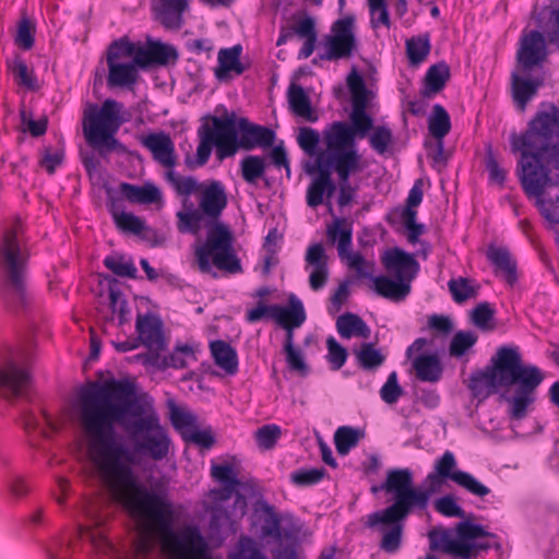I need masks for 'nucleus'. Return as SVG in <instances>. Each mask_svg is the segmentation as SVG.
<instances>
[{"label": "nucleus", "instance_id": "338daca9", "mask_svg": "<svg viewBox=\"0 0 559 559\" xmlns=\"http://www.w3.org/2000/svg\"><path fill=\"white\" fill-rule=\"evenodd\" d=\"M403 395V389L399 384L397 374L395 371L391 372L385 383L380 389V396L386 404H395Z\"/></svg>", "mask_w": 559, "mask_h": 559}, {"label": "nucleus", "instance_id": "f3484780", "mask_svg": "<svg viewBox=\"0 0 559 559\" xmlns=\"http://www.w3.org/2000/svg\"><path fill=\"white\" fill-rule=\"evenodd\" d=\"M429 345L425 337L416 338L406 349V357L412 361L416 378L421 382L436 383L443 372L442 364L436 354H423Z\"/></svg>", "mask_w": 559, "mask_h": 559}, {"label": "nucleus", "instance_id": "680f3d73", "mask_svg": "<svg viewBox=\"0 0 559 559\" xmlns=\"http://www.w3.org/2000/svg\"><path fill=\"white\" fill-rule=\"evenodd\" d=\"M24 420H25V427L27 429H34V430L38 429L45 436L48 435L47 429H50V430L58 429V426L55 423V420L52 419V417L44 411H40V413L38 415L33 414V413L27 414L25 416Z\"/></svg>", "mask_w": 559, "mask_h": 559}, {"label": "nucleus", "instance_id": "e2e57ef3", "mask_svg": "<svg viewBox=\"0 0 559 559\" xmlns=\"http://www.w3.org/2000/svg\"><path fill=\"white\" fill-rule=\"evenodd\" d=\"M139 44L130 41L127 37H122L112 41L108 49L107 56H116L115 60H124L135 56Z\"/></svg>", "mask_w": 559, "mask_h": 559}, {"label": "nucleus", "instance_id": "4468645a", "mask_svg": "<svg viewBox=\"0 0 559 559\" xmlns=\"http://www.w3.org/2000/svg\"><path fill=\"white\" fill-rule=\"evenodd\" d=\"M336 157H340V154L324 147L312 162L307 163L306 173L312 177L306 194L308 206L318 207L323 204L325 197L331 198L335 192L332 174H336Z\"/></svg>", "mask_w": 559, "mask_h": 559}, {"label": "nucleus", "instance_id": "4be33fe9", "mask_svg": "<svg viewBox=\"0 0 559 559\" xmlns=\"http://www.w3.org/2000/svg\"><path fill=\"white\" fill-rule=\"evenodd\" d=\"M334 162L340 183L337 203L340 206H346L353 201L356 192L349 183V178L362 170V158L356 154H340Z\"/></svg>", "mask_w": 559, "mask_h": 559}, {"label": "nucleus", "instance_id": "0eeeda50", "mask_svg": "<svg viewBox=\"0 0 559 559\" xmlns=\"http://www.w3.org/2000/svg\"><path fill=\"white\" fill-rule=\"evenodd\" d=\"M29 252L21 223L7 228L0 242V270L5 300L15 306L26 302V273Z\"/></svg>", "mask_w": 559, "mask_h": 559}, {"label": "nucleus", "instance_id": "2f4dec72", "mask_svg": "<svg viewBox=\"0 0 559 559\" xmlns=\"http://www.w3.org/2000/svg\"><path fill=\"white\" fill-rule=\"evenodd\" d=\"M189 2H155L153 12L156 19L166 27L177 29L181 27L182 14Z\"/></svg>", "mask_w": 559, "mask_h": 559}, {"label": "nucleus", "instance_id": "1a4fd4ad", "mask_svg": "<svg viewBox=\"0 0 559 559\" xmlns=\"http://www.w3.org/2000/svg\"><path fill=\"white\" fill-rule=\"evenodd\" d=\"M123 105L115 99H105L100 107L93 106L84 114L83 133L90 146L100 155L122 148L116 134L121 124Z\"/></svg>", "mask_w": 559, "mask_h": 559}, {"label": "nucleus", "instance_id": "bb28decb", "mask_svg": "<svg viewBox=\"0 0 559 559\" xmlns=\"http://www.w3.org/2000/svg\"><path fill=\"white\" fill-rule=\"evenodd\" d=\"M241 52L242 47L240 45L223 48L218 51L215 78L219 82H228L246 71V67L240 61Z\"/></svg>", "mask_w": 559, "mask_h": 559}, {"label": "nucleus", "instance_id": "3c124183", "mask_svg": "<svg viewBox=\"0 0 559 559\" xmlns=\"http://www.w3.org/2000/svg\"><path fill=\"white\" fill-rule=\"evenodd\" d=\"M228 559H267V556L253 538L241 536Z\"/></svg>", "mask_w": 559, "mask_h": 559}, {"label": "nucleus", "instance_id": "864d4df0", "mask_svg": "<svg viewBox=\"0 0 559 559\" xmlns=\"http://www.w3.org/2000/svg\"><path fill=\"white\" fill-rule=\"evenodd\" d=\"M478 336L473 331L456 332L449 345V354L454 358H461L476 344Z\"/></svg>", "mask_w": 559, "mask_h": 559}, {"label": "nucleus", "instance_id": "c756f323", "mask_svg": "<svg viewBox=\"0 0 559 559\" xmlns=\"http://www.w3.org/2000/svg\"><path fill=\"white\" fill-rule=\"evenodd\" d=\"M372 289L381 297L393 300L402 301L411 293V284L404 283L401 280L390 278L385 275L371 277Z\"/></svg>", "mask_w": 559, "mask_h": 559}, {"label": "nucleus", "instance_id": "a18cd8bd", "mask_svg": "<svg viewBox=\"0 0 559 559\" xmlns=\"http://www.w3.org/2000/svg\"><path fill=\"white\" fill-rule=\"evenodd\" d=\"M326 235L329 240L337 243L338 255L344 259L352 248V229L345 226L342 221L336 219L328 227Z\"/></svg>", "mask_w": 559, "mask_h": 559}, {"label": "nucleus", "instance_id": "72a5a7b5", "mask_svg": "<svg viewBox=\"0 0 559 559\" xmlns=\"http://www.w3.org/2000/svg\"><path fill=\"white\" fill-rule=\"evenodd\" d=\"M288 104L292 111L307 121L314 122L318 119L313 111L310 98L304 87L298 84H290L287 93Z\"/></svg>", "mask_w": 559, "mask_h": 559}, {"label": "nucleus", "instance_id": "09e8293b", "mask_svg": "<svg viewBox=\"0 0 559 559\" xmlns=\"http://www.w3.org/2000/svg\"><path fill=\"white\" fill-rule=\"evenodd\" d=\"M205 215L192 206L177 213V228L181 234L197 235L202 228V221Z\"/></svg>", "mask_w": 559, "mask_h": 559}, {"label": "nucleus", "instance_id": "6ab92c4d", "mask_svg": "<svg viewBox=\"0 0 559 559\" xmlns=\"http://www.w3.org/2000/svg\"><path fill=\"white\" fill-rule=\"evenodd\" d=\"M84 522L79 523V534L81 538L88 539L96 548L102 551H110L112 546L107 539L103 525L105 516L100 513L99 507L94 502L86 503L82 509Z\"/></svg>", "mask_w": 559, "mask_h": 559}, {"label": "nucleus", "instance_id": "ea45409f", "mask_svg": "<svg viewBox=\"0 0 559 559\" xmlns=\"http://www.w3.org/2000/svg\"><path fill=\"white\" fill-rule=\"evenodd\" d=\"M165 179L178 195L185 198L199 192L203 186L194 177L182 176L175 168H170L165 173Z\"/></svg>", "mask_w": 559, "mask_h": 559}, {"label": "nucleus", "instance_id": "6e6552de", "mask_svg": "<svg viewBox=\"0 0 559 559\" xmlns=\"http://www.w3.org/2000/svg\"><path fill=\"white\" fill-rule=\"evenodd\" d=\"M532 16L545 34L537 29L522 33L516 60L523 72L540 67L547 60V40L559 50V2L540 8L534 5Z\"/></svg>", "mask_w": 559, "mask_h": 559}, {"label": "nucleus", "instance_id": "603ef678", "mask_svg": "<svg viewBox=\"0 0 559 559\" xmlns=\"http://www.w3.org/2000/svg\"><path fill=\"white\" fill-rule=\"evenodd\" d=\"M104 264L118 276L133 278L136 275V267L132 260L122 254L112 253L107 255Z\"/></svg>", "mask_w": 559, "mask_h": 559}, {"label": "nucleus", "instance_id": "39448f33", "mask_svg": "<svg viewBox=\"0 0 559 559\" xmlns=\"http://www.w3.org/2000/svg\"><path fill=\"white\" fill-rule=\"evenodd\" d=\"M198 135L195 166L205 165L215 146L218 159L230 157L238 148L251 151L257 147L266 148L273 145L275 133L267 127L249 121L248 118L238 117L234 111L221 117H213L211 124H203Z\"/></svg>", "mask_w": 559, "mask_h": 559}, {"label": "nucleus", "instance_id": "e433bc0d", "mask_svg": "<svg viewBox=\"0 0 559 559\" xmlns=\"http://www.w3.org/2000/svg\"><path fill=\"white\" fill-rule=\"evenodd\" d=\"M543 84V78L525 79L519 74H512V93L514 100L524 109L525 105L537 93Z\"/></svg>", "mask_w": 559, "mask_h": 559}, {"label": "nucleus", "instance_id": "c9c22d12", "mask_svg": "<svg viewBox=\"0 0 559 559\" xmlns=\"http://www.w3.org/2000/svg\"><path fill=\"white\" fill-rule=\"evenodd\" d=\"M210 348L216 366L227 374H235L238 371L237 353L228 343L217 340L211 343Z\"/></svg>", "mask_w": 559, "mask_h": 559}, {"label": "nucleus", "instance_id": "bf43d9fd", "mask_svg": "<svg viewBox=\"0 0 559 559\" xmlns=\"http://www.w3.org/2000/svg\"><path fill=\"white\" fill-rule=\"evenodd\" d=\"M347 265L355 270L360 277L370 278L373 277L374 263L367 261L360 253L348 251L345 254Z\"/></svg>", "mask_w": 559, "mask_h": 559}, {"label": "nucleus", "instance_id": "393cba45", "mask_svg": "<svg viewBox=\"0 0 559 559\" xmlns=\"http://www.w3.org/2000/svg\"><path fill=\"white\" fill-rule=\"evenodd\" d=\"M307 267L311 269L309 285L312 290L322 289L329 280V265L325 249L321 242L308 247L305 255Z\"/></svg>", "mask_w": 559, "mask_h": 559}, {"label": "nucleus", "instance_id": "412c9836", "mask_svg": "<svg viewBox=\"0 0 559 559\" xmlns=\"http://www.w3.org/2000/svg\"><path fill=\"white\" fill-rule=\"evenodd\" d=\"M133 58L141 69H145L151 66L175 63L178 59V52L174 46L147 37L144 44H139Z\"/></svg>", "mask_w": 559, "mask_h": 559}, {"label": "nucleus", "instance_id": "473e14b6", "mask_svg": "<svg viewBox=\"0 0 559 559\" xmlns=\"http://www.w3.org/2000/svg\"><path fill=\"white\" fill-rule=\"evenodd\" d=\"M293 29L298 37L305 39L298 52V59L302 60L309 58L313 53L318 40L314 19L306 15L295 22Z\"/></svg>", "mask_w": 559, "mask_h": 559}, {"label": "nucleus", "instance_id": "20e7f679", "mask_svg": "<svg viewBox=\"0 0 559 559\" xmlns=\"http://www.w3.org/2000/svg\"><path fill=\"white\" fill-rule=\"evenodd\" d=\"M383 490L393 496L389 507L368 514L365 525L381 536L379 547L386 554H396L403 544L405 520L414 509L425 510L429 503L427 489L414 487V476L409 468H392L385 480L372 491Z\"/></svg>", "mask_w": 559, "mask_h": 559}, {"label": "nucleus", "instance_id": "f257e3e1", "mask_svg": "<svg viewBox=\"0 0 559 559\" xmlns=\"http://www.w3.org/2000/svg\"><path fill=\"white\" fill-rule=\"evenodd\" d=\"M78 417L91 462L112 497L147 521L178 559H202L207 546L199 530L175 534L170 503L139 483L130 452L116 440L119 425L138 451L153 460L165 459L169 451L167 430L153 408L138 403L133 385L119 380L90 382L79 393Z\"/></svg>", "mask_w": 559, "mask_h": 559}, {"label": "nucleus", "instance_id": "6e6d98bb", "mask_svg": "<svg viewBox=\"0 0 559 559\" xmlns=\"http://www.w3.org/2000/svg\"><path fill=\"white\" fill-rule=\"evenodd\" d=\"M284 352L286 355V362L290 370L296 371L300 374H306L309 370L301 349L294 346L293 335H286Z\"/></svg>", "mask_w": 559, "mask_h": 559}, {"label": "nucleus", "instance_id": "dca6fc26", "mask_svg": "<svg viewBox=\"0 0 559 559\" xmlns=\"http://www.w3.org/2000/svg\"><path fill=\"white\" fill-rule=\"evenodd\" d=\"M135 328L140 342L150 353L138 354L134 359L145 366H157L159 353L162 354L167 348L163 321L154 314L146 313L136 318Z\"/></svg>", "mask_w": 559, "mask_h": 559}, {"label": "nucleus", "instance_id": "aec40b11", "mask_svg": "<svg viewBox=\"0 0 559 559\" xmlns=\"http://www.w3.org/2000/svg\"><path fill=\"white\" fill-rule=\"evenodd\" d=\"M381 263L390 275L408 284L419 271V263L414 255L397 247L386 249L381 255Z\"/></svg>", "mask_w": 559, "mask_h": 559}, {"label": "nucleus", "instance_id": "5701e85b", "mask_svg": "<svg viewBox=\"0 0 559 559\" xmlns=\"http://www.w3.org/2000/svg\"><path fill=\"white\" fill-rule=\"evenodd\" d=\"M141 144L151 152L153 159L167 170L177 165L175 143L164 131L152 132L141 139Z\"/></svg>", "mask_w": 559, "mask_h": 559}, {"label": "nucleus", "instance_id": "79ce46f5", "mask_svg": "<svg viewBox=\"0 0 559 559\" xmlns=\"http://www.w3.org/2000/svg\"><path fill=\"white\" fill-rule=\"evenodd\" d=\"M266 170L265 158L260 155H247L240 160L242 179L249 185H255Z\"/></svg>", "mask_w": 559, "mask_h": 559}, {"label": "nucleus", "instance_id": "a211bd4d", "mask_svg": "<svg viewBox=\"0 0 559 559\" xmlns=\"http://www.w3.org/2000/svg\"><path fill=\"white\" fill-rule=\"evenodd\" d=\"M431 550L441 551L454 558L471 559L475 549H486L489 546L476 543H465L450 528L436 527L428 533Z\"/></svg>", "mask_w": 559, "mask_h": 559}, {"label": "nucleus", "instance_id": "49530a36", "mask_svg": "<svg viewBox=\"0 0 559 559\" xmlns=\"http://www.w3.org/2000/svg\"><path fill=\"white\" fill-rule=\"evenodd\" d=\"M194 353L189 345L177 346L173 353L168 356H159V361L157 366H160V369L166 368H175V369H183L190 365L191 361H194Z\"/></svg>", "mask_w": 559, "mask_h": 559}, {"label": "nucleus", "instance_id": "cd10ccee", "mask_svg": "<svg viewBox=\"0 0 559 559\" xmlns=\"http://www.w3.org/2000/svg\"><path fill=\"white\" fill-rule=\"evenodd\" d=\"M306 311L302 301L294 294L288 297V306L277 307L275 322L294 336V329H297L306 321Z\"/></svg>", "mask_w": 559, "mask_h": 559}, {"label": "nucleus", "instance_id": "de8ad7c7", "mask_svg": "<svg viewBox=\"0 0 559 559\" xmlns=\"http://www.w3.org/2000/svg\"><path fill=\"white\" fill-rule=\"evenodd\" d=\"M430 49V37L427 33L413 36L406 40L407 58L413 66L421 63L429 55Z\"/></svg>", "mask_w": 559, "mask_h": 559}, {"label": "nucleus", "instance_id": "423d86ee", "mask_svg": "<svg viewBox=\"0 0 559 559\" xmlns=\"http://www.w3.org/2000/svg\"><path fill=\"white\" fill-rule=\"evenodd\" d=\"M346 83L352 97L350 124L345 121H334L322 131L324 147L336 154L360 155L357 139H365L372 131L373 119L367 112L371 92L368 91L364 78L353 69L347 75Z\"/></svg>", "mask_w": 559, "mask_h": 559}, {"label": "nucleus", "instance_id": "f03ea898", "mask_svg": "<svg viewBox=\"0 0 559 559\" xmlns=\"http://www.w3.org/2000/svg\"><path fill=\"white\" fill-rule=\"evenodd\" d=\"M510 148L519 154L521 187L548 224H559V108L543 105L525 131L510 134Z\"/></svg>", "mask_w": 559, "mask_h": 559}, {"label": "nucleus", "instance_id": "7c9ffc66", "mask_svg": "<svg viewBox=\"0 0 559 559\" xmlns=\"http://www.w3.org/2000/svg\"><path fill=\"white\" fill-rule=\"evenodd\" d=\"M486 255L495 269L503 274L506 282L511 286L514 285L518 280L516 263L510 252L503 247L491 245L488 247Z\"/></svg>", "mask_w": 559, "mask_h": 559}, {"label": "nucleus", "instance_id": "4d7b16f0", "mask_svg": "<svg viewBox=\"0 0 559 559\" xmlns=\"http://www.w3.org/2000/svg\"><path fill=\"white\" fill-rule=\"evenodd\" d=\"M9 69L11 70L15 82L24 86L28 90H36L37 88V80L34 74V71L31 70L24 60L21 58L14 59L10 64Z\"/></svg>", "mask_w": 559, "mask_h": 559}, {"label": "nucleus", "instance_id": "69168bd1", "mask_svg": "<svg viewBox=\"0 0 559 559\" xmlns=\"http://www.w3.org/2000/svg\"><path fill=\"white\" fill-rule=\"evenodd\" d=\"M370 22L373 29L390 28L391 20L386 2H369Z\"/></svg>", "mask_w": 559, "mask_h": 559}, {"label": "nucleus", "instance_id": "774afa93", "mask_svg": "<svg viewBox=\"0 0 559 559\" xmlns=\"http://www.w3.org/2000/svg\"><path fill=\"white\" fill-rule=\"evenodd\" d=\"M448 285L449 290L456 302L466 301L475 295V290L467 278H453L449 281Z\"/></svg>", "mask_w": 559, "mask_h": 559}, {"label": "nucleus", "instance_id": "2eb2a0df", "mask_svg": "<svg viewBox=\"0 0 559 559\" xmlns=\"http://www.w3.org/2000/svg\"><path fill=\"white\" fill-rule=\"evenodd\" d=\"M27 355L10 348L0 357V395L11 399L24 396L31 384Z\"/></svg>", "mask_w": 559, "mask_h": 559}, {"label": "nucleus", "instance_id": "9b49d317", "mask_svg": "<svg viewBox=\"0 0 559 559\" xmlns=\"http://www.w3.org/2000/svg\"><path fill=\"white\" fill-rule=\"evenodd\" d=\"M212 478L222 485V488L211 489L207 510L211 511L210 526L212 530H221L231 525L230 513L223 507V503L229 502L240 486L238 472L230 462L222 464H212Z\"/></svg>", "mask_w": 559, "mask_h": 559}, {"label": "nucleus", "instance_id": "f704fd0d", "mask_svg": "<svg viewBox=\"0 0 559 559\" xmlns=\"http://www.w3.org/2000/svg\"><path fill=\"white\" fill-rule=\"evenodd\" d=\"M336 330L342 338L349 340L354 336L368 338L370 329L366 322L357 314L346 312L336 320Z\"/></svg>", "mask_w": 559, "mask_h": 559}, {"label": "nucleus", "instance_id": "b1692460", "mask_svg": "<svg viewBox=\"0 0 559 559\" xmlns=\"http://www.w3.org/2000/svg\"><path fill=\"white\" fill-rule=\"evenodd\" d=\"M199 210L209 218L217 219L227 206V194L221 181L203 183L199 191Z\"/></svg>", "mask_w": 559, "mask_h": 559}, {"label": "nucleus", "instance_id": "c03bdc74", "mask_svg": "<svg viewBox=\"0 0 559 559\" xmlns=\"http://www.w3.org/2000/svg\"><path fill=\"white\" fill-rule=\"evenodd\" d=\"M358 366L364 370H376L385 361V356L372 343H362L355 350Z\"/></svg>", "mask_w": 559, "mask_h": 559}, {"label": "nucleus", "instance_id": "a878e982", "mask_svg": "<svg viewBox=\"0 0 559 559\" xmlns=\"http://www.w3.org/2000/svg\"><path fill=\"white\" fill-rule=\"evenodd\" d=\"M116 56H107L108 76L110 87H132L139 80V69L134 59L131 61L115 60Z\"/></svg>", "mask_w": 559, "mask_h": 559}, {"label": "nucleus", "instance_id": "37998d69", "mask_svg": "<svg viewBox=\"0 0 559 559\" xmlns=\"http://www.w3.org/2000/svg\"><path fill=\"white\" fill-rule=\"evenodd\" d=\"M364 433L358 428L342 426L334 433V444L340 455H347L352 449L357 447Z\"/></svg>", "mask_w": 559, "mask_h": 559}, {"label": "nucleus", "instance_id": "9d476101", "mask_svg": "<svg viewBox=\"0 0 559 559\" xmlns=\"http://www.w3.org/2000/svg\"><path fill=\"white\" fill-rule=\"evenodd\" d=\"M194 255L202 273H211L213 265L230 274L242 272L240 260L234 248L233 233L223 223H214L207 228L206 239L195 246Z\"/></svg>", "mask_w": 559, "mask_h": 559}, {"label": "nucleus", "instance_id": "052dcab7", "mask_svg": "<svg viewBox=\"0 0 559 559\" xmlns=\"http://www.w3.org/2000/svg\"><path fill=\"white\" fill-rule=\"evenodd\" d=\"M433 506L435 510L443 516L460 519L465 516L464 510L459 506L455 497L451 495L438 498Z\"/></svg>", "mask_w": 559, "mask_h": 559}, {"label": "nucleus", "instance_id": "58836bf2", "mask_svg": "<svg viewBox=\"0 0 559 559\" xmlns=\"http://www.w3.org/2000/svg\"><path fill=\"white\" fill-rule=\"evenodd\" d=\"M430 134L438 140L439 151L443 150V138L451 130V120L448 111L440 104L432 107V115L428 121Z\"/></svg>", "mask_w": 559, "mask_h": 559}, {"label": "nucleus", "instance_id": "f8f14e48", "mask_svg": "<svg viewBox=\"0 0 559 559\" xmlns=\"http://www.w3.org/2000/svg\"><path fill=\"white\" fill-rule=\"evenodd\" d=\"M455 455L447 450L435 461L433 469L426 476L425 486L429 498L439 492L447 480H452L457 486L476 497H485L490 490L487 486L477 480L472 474L456 468Z\"/></svg>", "mask_w": 559, "mask_h": 559}, {"label": "nucleus", "instance_id": "c85d7f7f", "mask_svg": "<svg viewBox=\"0 0 559 559\" xmlns=\"http://www.w3.org/2000/svg\"><path fill=\"white\" fill-rule=\"evenodd\" d=\"M119 192L127 201L133 204H157L163 200L160 189L150 181L144 182L142 186L121 182L119 185Z\"/></svg>", "mask_w": 559, "mask_h": 559}, {"label": "nucleus", "instance_id": "a19ab883", "mask_svg": "<svg viewBox=\"0 0 559 559\" xmlns=\"http://www.w3.org/2000/svg\"><path fill=\"white\" fill-rule=\"evenodd\" d=\"M450 79V68L442 61L431 66L425 75V95L437 94Z\"/></svg>", "mask_w": 559, "mask_h": 559}, {"label": "nucleus", "instance_id": "7ed1b4c3", "mask_svg": "<svg viewBox=\"0 0 559 559\" xmlns=\"http://www.w3.org/2000/svg\"><path fill=\"white\" fill-rule=\"evenodd\" d=\"M492 367L471 379V390L477 397H487L500 389L509 391L515 386L513 395L507 396L508 414L511 419L526 417L536 401V390L544 380L542 370L534 365H524L518 347L502 346L491 358Z\"/></svg>", "mask_w": 559, "mask_h": 559}, {"label": "nucleus", "instance_id": "4c0bfd02", "mask_svg": "<svg viewBox=\"0 0 559 559\" xmlns=\"http://www.w3.org/2000/svg\"><path fill=\"white\" fill-rule=\"evenodd\" d=\"M109 212L116 226L123 233L139 235L145 229V224L139 216L129 212L120 211L114 199L109 202Z\"/></svg>", "mask_w": 559, "mask_h": 559}, {"label": "nucleus", "instance_id": "ddd939ff", "mask_svg": "<svg viewBox=\"0 0 559 559\" xmlns=\"http://www.w3.org/2000/svg\"><path fill=\"white\" fill-rule=\"evenodd\" d=\"M358 49L356 16L352 13L335 20L323 36L318 58L324 61L349 59Z\"/></svg>", "mask_w": 559, "mask_h": 559}, {"label": "nucleus", "instance_id": "8fccbe9b", "mask_svg": "<svg viewBox=\"0 0 559 559\" xmlns=\"http://www.w3.org/2000/svg\"><path fill=\"white\" fill-rule=\"evenodd\" d=\"M300 148L309 156L316 158L317 154L321 152L324 146L322 143V134L308 127L300 128L297 138Z\"/></svg>", "mask_w": 559, "mask_h": 559}, {"label": "nucleus", "instance_id": "0e129e2a", "mask_svg": "<svg viewBox=\"0 0 559 559\" xmlns=\"http://www.w3.org/2000/svg\"><path fill=\"white\" fill-rule=\"evenodd\" d=\"M455 532L460 540H464L465 543H474L477 538L492 536L490 533L486 532L481 525L468 521L457 523Z\"/></svg>", "mask_w": 559, "mask_h": 559}, {"label": "nucleus", "instance_id": "5fc2aeb1", "mask_svg": "<svg viewBox=\"0 0 559 559\" xmlns=\"http://www.w3.org/2000/svg\"><path fill=\"white\" fill-rule=\"evenodd\" d=\"M393 142V132L385 124L374 127L369 135V144L379 155H384L392 146Z\"/></svg>", "mask_w": 559, "mask_h": 559}, {"label": "nucleus", "instance_id": "13d9d810", "mask_svg": "<svg viewBox=\"0 0 559 559\" xmlns=\"http://www.w3.org/2000/svg\"><path fill=\"white\" fill-rule=\"evenodd\" d=\"M170 420L175 429L181 435L182 439L198 426L197 416L179 407L171 408Z\"/></svg>", "mask_w": 559, "mask_h": 559}]
</instances>
